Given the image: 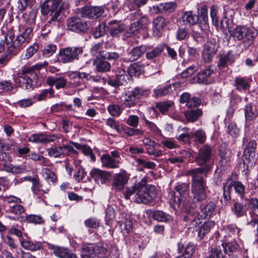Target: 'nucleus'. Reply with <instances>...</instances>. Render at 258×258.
I'll return each mask as SVG.
<instances>
[{
    "label": "nucleus",
    "mask_w": 258,
    "mask_h": 258,
    "mask_svg": "<svg viewBox=\"0 0 258 258\" xmlns=\"http://www.w3.org/2000/svg\"><path fill=\"white\" fill-rule=\"evenodd\" d=\"M201 172V169H190L187 171V175L191 176V191L194 200L196 201H202L207 198L206 190L208 188L206 181L204 179Z\"/></svg>",
    "instance_id": "1"
},
{
    "label": "nucleus",
    "mask_w": 258,
    "mask_h": 258,
    "mask_svg": "<svg viewBox=\"0 0 258 258\" xmlns=\"http://www.w3.org/2000/svg\"><path fill=\"white\" fill-rule=\"evenodd\" d=\"M212 158V147L207 144L204 145L199 150L195 156V162L200 167L194 169H201V172L204 173L205 176L207 177L213 166Z\"/></svg>",
    "instance_id": "2"
},
{
    "label": "nucleus",
    "mask_w": 258,
    "mask_h": 258,
    "mask_svg": "<svg viewBox=\"0 0 258 258\" xmlns=\"http://www.w3.org/2000/svg\"><path fill=\"white\" fill-rule=\"evenodd\" d=\"M183 220L187 222L186 225L189 226L188 229H193V231L195 230L198 232V236L200 238H203L214 226V223L212 221L202 224L200 218L196 217L194 212L186 214L184 216Z\"/></svg>",
    "instance_id": "3"
},
{
    "label": "nucleus",
    "mask_w": 258,
    "mask_h": 258,
    "mask_svg": "<svg viewBox=\"0 0 258 258\" xmlns=\"http://www.w3.org/2000/svg\"><path fill=\"white\" fill-rule=\"evenodd\" d=\"M257 34V30L254 27L246 26H237L232 33L235 40L243 41L245 48H247L252 43Z\"/></svg>",
    "instance_id": "4"
},
{
    "label": "nucleus",
    "mask_w": 258,
    "mask_h": 258,
    "mask_svg": "<svg viewBox=\"0 0 258 258\" xmlns=\"http://www.w3.org/2000/svg\"><path fill=\"white\" fill-rule=\"evenodd\" d=\"M62 0H47L42 4L41 11L47 16V22L51 23L60 19V3Z\"/></svg>",
    "instance_id": "5"
},
{
    "label": "nucleus",
    "mask_w": 258,
    "mask_h": 258,
    "mask_svg": "<svg viewBox=\"0 0 258 258\" xmlns=\"http://www.w3.org/2000/svg\"><path fill=\"white\" fill-rule=\"evenodd\" d=\"M32 37V28H26L21 33L18 35L12 43L8 46V51L10 53L16 54L30 42Z\"/></svg>",
    "instance_id": "6"
},
{
    "label": "nucleus",
    "mask_w": 258,
    "mask_h": 258,
    "mask_svg": "<svg viewBox=\"0 0 258 258\" xmlns=\"http://www.w3.org/2000/svg\"><path fill=\"white\" fill-rule=\"evenodd\" d=\"M150 90L137 87L132 90L126 91L122 96V101L125 107L131 108L135 106L139 100L148 96Z\"/></svg>",
    "instance_id": "7"
},
{
    "label": "nucleus",
    "mask_w": 258,
    "mask_h": 258,
    "mask_svg": "<svg viewBox=\"0 0 258 258\" xmlns=\"http://www.w3.org/2000/svg\"><path fill=\"white\" fill-rule=\"evenodd\" d=\"M82 258H94V256L103 257L107 249L101 243L83 244L81 247Z\"/></svg>",
    "instance_id": "8"
},
{
    "label": "nucleus",
    "mask_w": 258,
    "mask_h": 258,
    "mask_svg": "<svg viewBox=\"0 0 258 258\" xmlns=\"http://www.w3.org/2000/svg\"><path fill=\"white\" fill-rule=\"evenodd\" d=\"M83 47H68L59 51L58 60L63 63L72 62L78 60L83 52Z\"/></svg>",
    "instance_id": "9"
},
{
    "label": "nucleus",
    "mask_w": 258,
    "mask_h": 258,
    "mask_svg": "<svg viewBox=\"0 0 258 258\" xmlns=\"http://www.w3.org/2000/svg\"><path fill=\"white\" fill-rule=\"evenodd\" d=\"M156 197L155 192L148 189L143 183H138L135 196V201L138 203L148 204L153 200Z\"/></svg>",
    "instance_id": "10"
},
{
    "label": "nucleus",
    "mask_w": 258,
    "mask_h": 258,
    "mask_svg": "<svg viewBox=\"0 0 258 258\" xmlns=\"http://www.w3.org/2000/svg\"><path fill=\"white\" fill-rule=\"evenodd\" d=\"M67 26L68 29L77 33L86 32L89 27L86 21L77 17L68 19Z\"/></svg>",
    "instance_id": "11"
},
{
    "label": "nucleus",
    "mask_w": 258,
    "mask_h": 258,
    "mask_svg": "<svg viewBox=\"0 0 258 258\" xmlns=\"http://www.w3.org/2000/svg\"><path fill=\"white\" fill-rule=\"evenodd\" d=\"M197 17H198L197 24H199V26L201 29L204 31L208 30L209 26L208 23V8L206 5H203L200 8L198 9Z\"/></svg>",
    "instance_id": "12"
},
{
    "label": "nucleus",
    "mask_w": 258,
    "mask_h": 258,
    "mask_svg": "<svg viewBox=\"0 0 258 258\" xmlns=\"http://www.w3.org/2000/svg\"><path fill=\"white\" fill-rule=\"evenodd\" d=\"M103 12L104 10L102 7H85L80 9L79 14L83 18H97L100 17Z\"/></svg>",
    "instance_id": "13"
},
{
    "label": "nucleus",
    "mask_w": 258,
    "mask_h": 258,
    "mask_svg": "<svg viewBox=\"0 0 258 258\" xmlns=\"http://www.w3.org/2000/svg\"><path fill=\"white\" fill-rule=\"evenodd\" d=\"M217 49L215 44L211 42H208L204 46L202 52V59L204 62L209 63L212 61Z\"/></svg>",
    "instance_id": "14"
},
{
    "label": "nucleus",
    "mask_w": 258,
    "mask_h": 258,
    "mask_svg": "<svg viewBox=\"0 0 258 258\" xmlns=\"http://www.w3.org/2000/svg\"><path fill=\"white\" fill-rule=\"evenodd\" d=\"M197 15L193 11H185L182 12L178 20L183 25L190 27L197 24Z\"/></svg>",
    "instance_id": "15"
},
{
    "label": "nucleus",
    "mask_w": 258,
    "mask_h": 258,
    "mask_svg": "<svg viewBox=\"0 0 258 258\" xmlns=\"http://www.w3.org/2000/svg\"><path fill=\"white\" fill-rule=\"evenodd\" d=\"M128 180V177L125 171L116 174L113 179L112 186L115 190H121L124 188Z\"/></svg>",
    "instance_id": "16"
},
{
    "label": "nucleus",
    "mask_w": 258,
    "mask_h": 258,
    "mask_svg": "<svg viewBox=\"0 0 258 258\" xmlns=\"http://www.w3.org/2000/svg\"><path fill=\"white\" fill-rule=\"evenodd\" d=\"M90 174L95 182L98 184L105 183L111 176L109 172L98 168L92 169Z\"/></svg>",
    "instance_id": "17"
},
{
    "label": "nucleus",
    "mask_w": 258,
    "mask_h": 258,
    "mask_svg": "<svg viewBox=\"0 0 258 258\" xmlns=\"http://www.w3.org/2000/svg\"><path fill=\"white\" fill-rule=\"evenodd\" d=\"M49 248L52 250L54 255L58 258H75V254L64 247L51 245Z\"/></svg>",
    "instance_id": "18"
},
{
    "label": "nucleus",
    "mask_w": 258,
    "mask_h": 258,
    "mask_svg": "<svg viewBox=\"0 0 258 258\" xmlns=\"http://www.w3.org/2000/svg\"><path fill=\"white\" fill-rule=\"evenodd\" d=\"M102 167L108 169H115L119 167L120 161L119 160L113 158L110 154H103L100 157Z\"/></svg>",
    "instance_id": "19"
},
{
    "label": "nucleus",
    "mask_w": 258,
    "mask_h": 258,
    "mask_svg": "<svg viewBox=\"0 0 258 258\" xmlns=\"http://www.w3.org/2000/svg\"><path fill=\"white\" fill-rule=\"evenodd\" d=\"M216 206L213 202H210L206 205L204 207L201 209V212L197 213L198 211H191L189 213L194 212L196 214V217L200 218H206L210 217L215 211Z\"/></svg>",
    "instance_id": "20"
},
{
    "label": "nucleus",
    "mask_w": 258,
    "mask_h": 258,
    "mask_svg": "<svg viewBox=\"0 0 258 258\" xmlns=\"http://www.w3.org/2000/svg\"><path fill=\"white\" fill-rule=\"evenodd\" d=\"M148 48L146 45H143L134 47L127 53L126 59L129 61H134L138 59L148 50Z\"/></svg>",
    "instance_id": "21"
},
{
    "label": "nucleus",
    "mask_w": 258,
    "mask_h": 258,
    "mask_svg": "<svg viewBox=\"0 0 258 258\" xmlns=\"http://www.w3.org/2000/svg\"><path fill=\"white\" fill-rule=\"evenodd\" d=\"M214 73V68L212 66L206 67L205 69L199 73L197 80L199 83L210 84L212 81L210 78Z\"/></svg>",
    "instance_id": "22"
},
{
    "label": "nucleus",
    "mask_w": 258,
    "mask_h": 258,
    "mask_svg": "<svg viewBox=\"0 0 258 258\" xmlns=\"http://www.w3.org/2000/svg\"><path fill=\"white\" fill-rule=\"evenodd\" d=\"M57 139L54 135L44 134H34L30 136L29 141L35 143H48L55 141Z\"/></svg>",
    "instance_id": "23"
},
{
    "label": "nucleus",
    "mask_w": 258,
    "mask_h": 258,
    "mask_svg": "<svg viewBox=\"0 0 258 258\" xmlns=\"http://www.w3.org/2000/svg\"><path fill=\"white\" fill-rule=\"evenodd\" d=\"M180 87V83H175L166 85L163 88H158L154 90L155 97H160L165 96L172 92L177 88Z\"/></svg>",
    "instance_id": "24"
},
{
    "label": "nucleus",
    "mask_w": 258,
    "mask_h": 258,
    "mask_svg": "<svg viewBox=\"0 0 258 258\" xmlns=\"http://www.w3.org/2000/svg\"><path fill=\"white\" fill-rule=\"evenodd\" d=\"M148 23L149 20L147 17H141L139 20L131 24L127 36H131L132 34H134L140 29L145 27Z\"/></svg>",
    "instance_id": "25"
},
{
    "label": "nucleus",
    "mask_w": 258,
    "mask_h": 258,
    "mask_svg": "<svg viewBox=\"0 0 258 258\" xmlns=\"http://www.w3.org/2000/svg\"><path fill=\"white\" fill-rule=\"evenodd\" d=\"M231 210L237 218H240L246 215L247 208L245 204L237 201L234 202Z\"/></svg>",
    "instance_id": "26"
},
{
    "label": "nucleus",
    "mask_w": 258,
    "mask_h": 258,
    "mask_svg": "<svg viewBox=\"0 0 258 258\" xmlns=\"http://www.w3.org/2000/svg\"><path fill=\"white\" fill-rule=\"evenodd\" d=\"M108 27L110 35L113 37H116L119 33L124 31L125 25L123 24H118L116 20H112L108 23Z\"/></svg>",
    "instance_id": "27"
},
{
    "label": "nucleus",
    "mask_w": 258,
    "mask_h": 258,
    "mask_svg": "<svg viewBox=\"0 0 258 258\" xmlns=\"http://www.w3.org/2000/svg\"><path fill=\"white\" fill-rule=\"evenodd\" d=\"M235 61V56L231 52L221 55L218 63V67L222 69L228 67V64Z\"/></svg>",
    "instance_id": "28"
},
{
    "label": "nucleus",
    "mask_w": 258,
    "mask_h": 258,
    "mask_svg": "<svg viewBox=\"0 0 258 258\" xmlns=\"http://www.w3.org/2000/svg\"><path fill=\"white\" fill-rule=\"evenodd\" d=\"M131 78V75L128 72H126L123 69L119 70L118 74L114 81V85L121 86L124 85L127 83Z\"/></svg>",
    "instance_id": "29"
},
{
    "label": "nucleus",
    "mask_w": 258,
    "mask_h": 258,
    "mask_svg": "<svg viewBox=\"0 0 258 258\" xmlns=\"http://www.w3.org/2000/svg\"><path fill=\"white\" fill-rule=\"evenodd\" d=\"M184 114L188 122H194L202 115L203 111L200 108L190 109L184 111Z\"/></svg>",
    "instance_id": "30"
},
{
    "label": "nucleus",
    "mask_w": 258,
    "mask_h": 258,
    "mask_svg": "<svg viewBox=\"0 0 258 258\" xmlns=\"http://www.w3.org/2000/svg\"><path fill=\"white\" fill-rule=\"evenodd\" d=\"M244 114L246 119L248 121L255 119L258 115L256 106L251 103L247 104L244 108Z\"/></svg>",
    "instance_id": "31"
},
{
    "label": "nucleus",
    "mask_w": 258,
    "mask_h": 258,
    "mask_svg": "<svg viewBox=\"0 0 258 258\" xmlns=\"http://www.w3.org/2000/svg\"><path fill=\"white\" fill-rule=\"evenodd\" d=\"M121 216L122 219L119 221L120 228L123 233H129L132 229V222L126 214L123 213Z\"/></svg>",
    "instance_id": "32"
},
{
    "label": "nucleus",
    "mask_w": 258,
    "mask_h": 258,
    "mask_svg": "<svg viewBox=\"0 0 258 258\" xmlns=\"http://www.w3.org/2000/svg\"><path fill=\"white\" fill-rule=\"evenodd\" d=\"M22 73L20 74L19 78H30L33 80H38L37 73L32 67H24L22 68Z\"/></svg>",
    "instance_id": "33"
},
{
    "label": "nucleus",
    "mask_w": 258,
    "mask_h": 258,
    "mask_svg": "<svg viewBox=\"0 0 258 258\" xmlns=\"http://www.w3.org/2000/svg\"><path fill=\"white\" fill-rule=\"evenodd\" d=\"M32 182V186L31 187L33 192L37 195H42L46 194L49 190V187L43 188V185L41 184L39 180L36 178H33L31 180Z\"/></svg>",
    "instance_id": "34"
},
{
    "label": "nucleus",
    "mask_w": 258,
    "mask_h": 258,
    "mask_svg": "<svg viewBox=\"0 0 258 258\" xmlns=\"http://www.w3.org/2000/svg\"><path fill=\"white\" fill-rule=\"evenodd\" d=\"M234 86L239 91H245L250 88L249 81L245 78L237 77L235 79Z\"/></svg>",
    "instance_id": "35"
},
{
    "label": "nucleus",
    "mask_w": 258,
    "mask_h": 258,
    "mask_svg": "<svg viewBox=\"0 0 258 258\" xmlns=\"http://www.w3.org/2000/svg\"><path fill=\"white\" fill-rule=\"evenodd\" d=\"M225 253L228 255H232L239 248V245L235 241H232L228 242H223L222 244Z\"/></svg>",
    "instance_id": "36"
},
{
    "label": "nucleus",
    "mask_w": 258,
    "mask_h": 258,
    "mask_svg": "<svg viewBox=\"0 0 258 258\" xmlns=\"http://www.w3.org/2000/svg\"><path fill=\"white\" fill-rule=\"evenodd\" d=\"M3 169L8 172L14 174H19L25 172L27 170V167L25 165L20 166H14L12 164H4L3 165Z\"/></svg>",
    "instance_id": "37"
},
{
    "label": "nucleus",
    "mask_w": 258,
    "mask_h": 258,
    "mask_svg": "<svg viewBox=\"0 0 258 258\" xmlns=\"http://www.w3.org/2000/svg\"><path fill=\"white\" fill-rule=\"evenodd\" d=\"M195 246L192 244L188 243L185 247L181 243H178V251L179 253H182V254L187 258H191L194 251Z\"/></svg>",
    "instance_id": "38"
},
{
    "label": "nucleus",
    "mask_w": 258,
    "mask_h": 258,
    "mask_svg": "<svg viewBox=\"0 0 258 258\" xmlns=\"http://www.w3.org/2000/svg\"><path fill=\"white\" fill-rule=\"evenodd\" d=\"M191 139L193 138L196 144H203L206 141L207 137L205 131L202 129H198L190 134Z\"/></svg>",
    "instance_id": "39"
},
{
    "label": "nucleus",
    "mask_w": 258,
    "mask_h": 258,
    "mask_svg": "<svg viewBox=\"0 0 258 258\" xmlns=\"http://www.w3.org/2000/svg\"><path fill=\"white\" fill-rule=\"evenodd\" d=\"M21 245L24 249L30 251H36L42 247V244L38 241H22Z\"/></svg>",
    "instance_id": "40"
},
{
    "label": "nucleus",
    "mask_w": 258,
    "mask_h": 258,
    "mask_svg": "<svg viewBox=\"0 0 258 258\" xmlns=\"http://www.w3.org/2000/svg\"><path fill=\"white\" fill-rule=\"evenodd\" d=\"M164 45L161 44L154 48L150 51H148L146 53V57L148 59H152L159 56L164 49Z\"/></svg>",
    "instance_id": "41"
},
{
    "label": "nucleus",
    "mask_w": 258,
    "mask_h": 258,
    "mask_svg": "<svg viewBox=\"0 0 258 258\" xmlns=\"http://www.w3.org/2000/svg\"><path fill=\"white\" fill-rule=\"evenodd\" d=\"M152 218L156 220L165 222L170 220L171 216L162 211H155L152 213Z\"/></svg>",
    "instance_id": "42"
},
{
    "label": "nucleus",
    "mask_w": 258,
    "mask_h": 258,
    "mask_svg": "<svg viewBox=\"0 0 258 258\" xmlns=\"http://www.w3.org/2000/svg\"><path fill=\"white\" fill-rule=\"evenodd\" d=\"M175 190L181 197L185 198L189 194V184L186 183H180L175 188Z\"/></svg>",
    "instance_id": "43"
},
{
    "label": "nucleus",
    "mask_w": 258,
    "mask_h": 258,
    "mask_svg": "<svg viewBox=\"0 0 258 258\" xmlns=\"http://www.w3.org/2000/svg\"><path fill=\"white\" fill-rule=\"evenodd\" d=\"M256 148V142L254 140L250 141L244 151V154L248 157H253L255 155Z\"/></svg>",
    "instance_id": "44"
},
{
    "label": "nucleus",
    "mask_w": 258,
    "mask_h": 258,
    "mask_svg": "<svg viewBox=\"0 0 258 258\" xmlns=\"http://www.w3.org/2000/svg\"><path fill=\"white\" fill-rule=\"evenodd\" d=\"M69 77L71 79H76L78 78L82 80V81L83 80L88 81L90 80L91 79V75L90 74L85 72H81L79 71L71 72L69 74Z\"/></svg>",
    "instance_id": "45"
},
{
    "label": "nucleus",
    "mask_w": 258,
    "mask_h": 258,
    "mask_svg": "<svg viewBox=\"0 0 258 258\" xmlns=\"http://www.w3.org/2000/svg\"><path fill=\"white\" fill-rule=\"evenodd\" d=\"M43 175L46 181L49 183H55L57 180L55 174L50 170L47 168H44L42 169Z\"/></svg>",
    "instance_id": "46"
},
{
    "label": "nucleus",
    "mask_w": 258,
    "mask_h": 258,
    "mask_svg": "<svg viewBox=\"0 0 258 258\" xmlns=\"http://www.w3.org/2000/svg\"><path fill=\"white\" fill-rule=\"evenodd\" d=\"M49 156L57 158L61 155L64 154V151L62 150V147L50 148L47 149Z\"/></svg>",
    "instance_id": "47"
},
{
    "label": "nucleus",
    "mask_w": 258,
    "mask_h": 258,
    "mask_svg": "<svg viewBox=\"0 0 258 258\" xmlns=\"http://www.w3.org/2000/svg\"><path fill=\"white\" fill-rule=\"evenodd\" d=\"M22 82V87L25 89H32L36 85L38 80H33L30 78H20Z\"/></svg>",
    "instance_id": "48"
},
{
    "label": "nucleus",
    "mask_w": 258,
    "mask_h": 258,
    "mask_svg": "<svg viewBox=\"0 0 258 258\" xmlns=\"http://www.w3.org/2000/svg\"><path fill=\"white\" fill-rule=\"evenodd\" d=\"M145 125L148 129L155 135H160L161 134V130L157 126V125L146 119H145Z\"/></svg>",
    "instance_id": "49"
},
{
    "label": "nucleus",
    "mask_w": 258,
    "mask_h": 258,
    "mask_svg": "<svg viewBox=\"0 0 258 258\" xmlns=\"http://www.w3.org/2000/svg\"><path fill=\"white\" fill-rule=\"evenodd\" d=\"M172 105V102H161L157 103L156 107L161 113L165 114Z\"/></svg>",
    "instance_id": "50"
},
{
    "label": "nucleus",
    "mask_w": 258,
    "mask_h": 258,
    "mask_svg": "<svg viewBox=\"0 0 258 258\" xmlns=\"http://www.w3.org/2000/svg\"><path fill=\"white\" fill-rule=\"evenodd\" d=\"M219 7L216 5H213L211 7L210 10V16L212 18L213 24L217 27L218 26L219 19L217 16V13Z\"/></svg>",
    "instance_id": "51"
},
{
    "label": "nucleus",
    "mask_w": 258,
    "mask_h": 258,
    "mask_svg": "<svg viewBox=\"0 0 258 258\" xmlns=\"http://www.w3.org/2000/svg\"><path fill=\"white\" fill-rule=\"evenodd\" d=\"M154 28H155L158 31L163 29L166 24L165 19L163 17L158 16L153 21Z\"/></svg>",
    "instance_id": "52"
},
{
    "label": "nucleus",
    "mask_w": 258,
    "mask_h": 258,
    "mask_svg": "<svg viewBox=\"0 0 258 258\" xmlns=\"http://www.w3.org/2000/svg\"><path fill=\"white\" fill-rule=\"evenodd\" d=\"M84 224L87 227L96 229L99 227L100 221L95 217H91L86 219Z\"/></svg>",
    "instance_id": "53"
},
{
    "label": "nucleus",
    "mask_w": 258,
    "mask_h": 258,
    "mask_svg": "<svg viewBox=\"0 0 258 258\" xmlns=\"http://www.w3.org/2000/svg\"><path fill=\"white\" fill-rule=\"evenodd\" d=\"M189 33L187 29L182 28H179L176 32V38L179 41H181L188 38Z\"/></svg>",
    "instance_id": "54"
},
{
    "label": "nucleus",
    "mask_w": 258,
    "mask_h": 258,
    "mask_svg": "<svg viewBox=\"0 0 258 258\" xmlns=\"http://www.w3.org/2000/svg\"><path fill=\"white\" fill-rule=\"evenodd\" d=\"M26 220L27 222L35 224H41L44 222V220L42 217L36 215H27Z\"/></svg>",
    "instance_id": "55"
},
{
    "label": "nucleus",
    "mask_w": 258,
    "mask_h": 258,
    "mask_svg": "<svg viewBox=\"0 0 258 258\" xmlns=\"http://www.w3.org/2000/svg\"><path fill=\"white\" fill-rule=\"evenodd\" d=\"M111 66L109 63L104 60H100L96 65L97 71L104 72L109 71L110 69Z\"/></svg>",
    "instance_id": "56"
},
{
    "label": "nucleus",
    "mask_w": 258,
    "mask_h": 258,
    "mask_svg": "<svg viewBox=\"0 0 258 258\" xmlns=\"http://www.w3.org/2000/svg\"><path fill=\"white\" fill-rule=\"evenodd\" d=\"M124 134L128 136H142L144 134V131L138 128H133L126 127L124 128Z\"/></svg>",
    "instance_id": "57"
},
{
    "label": "nucleus",
    "mask_w": 258,
    "mask_h": 258,
    "mask_svg": "<svg viewBox=\"0 0 258 258\" xmlns=\"http://www.w3.org/2000/svg\"><path fill=\"white\" fill-rule=\"evenodd\" d=\"M57 47L54 44H48L46 45L43 50V55L45 57L52 55L56 50Z\"/></svg>",
    "instance_id": "58"
},
{
    "label": "nucleus",
    "mask_w": 258,
    "mask_h": 258,
    "mask_svg": "<svg viewBox=\"0 0 258 258\" xmlns=\"http://www.w3.org/2000/svg\"><path fill=\"white\" fill-rule=\"evenodd\" d=\"M105 31L106 24L102 23L96 28V29L93 33V36L96 38H99L104 35Z\"/></svg>",
    "instance_id": "59"
},
{
    "label": "nucleus",
    "mask_w": 258,
    "mask_h": 258,
    "mask_svg": "<svg viewBox=\"0 0 258 258\" xmlns=\"http://www.w3.org/2000/svg\"><path fill=\"white\" fill-rule=\"evenodd\" d=\"M15 30L13 28L9 29L5 36V40L6 44L10 46L12 42L15 40Z\"/></svg>",
    "instance_id": "60"
},
{
    "label": "nucleus",
    "mask_w": 258,
    "mask_h": 258,
    "mask_svg": "<svg viewBox=\"0 0 258 258\" xmlns=\"http://www.w3.org/2000/svg\"><path fill=\"white\" fill-rule=\"evenodd\" d=\"M136 162L138 165L142 166L144 168L149 169H153L156 166L155 163L152 161H147L145 160L139 158L136 159Z\"/></svg>",
    "instance_id": "61"
},
{
    "label": "nucleus",
    "mask_w": 258,
    "mask_h": 258,
    "mask_svg": "<svg viewBox=\"0 0 258 258\" xmlns=\"http://www.w3.org/2000/svg\"><path fill=\"white\" fill-rule=\"evenodd\" d=\"M107 110L109 114L113 116H118L121 113V109L120 107L115 104L109 105Z\"/></svg>",
    "instance_id": "62"
},
{
    "label": "nucleus",
    "mask_w": 258,
    "mask_h": 258,
    "mask_svg": "<svg viewBox=\"0 0 258 258\" xmlns=\"http://www.w3.org/2000/svg\"><path fill=\"white\" fill-rule=\"evenodd\" d=\"M142 71V67L137 63L132 64L128 69L130 75L139 76Z\"/></svg>",
    "instance_id": "63"
},
{
    "label": "nucleus",
    "mask_w": 258,
    "mask_h": 258,
    "mask_svg": "<svg viewBox=\"0 0 258 258\" xmlns=\"http://www.w3.org/2000/svg\"><path fill=\"white\" fill-rule=\"evenodd\" d=\"M208 258H228L226 256L223 255L221 249L213 248L211 250V252Z\"/></svg>",
    "instance_id": "64"
}]
</instances>
